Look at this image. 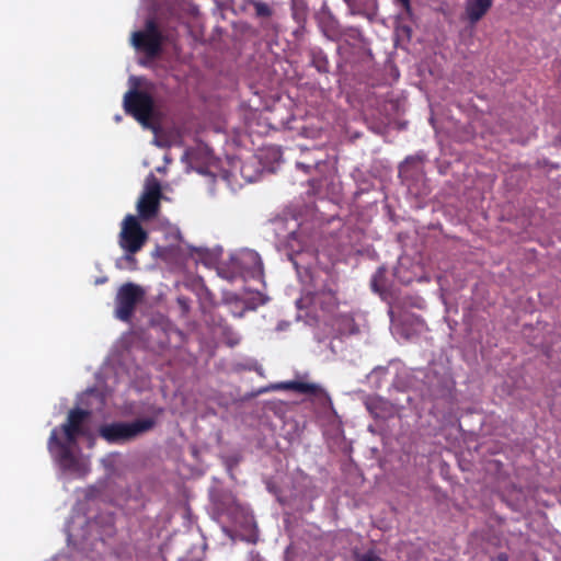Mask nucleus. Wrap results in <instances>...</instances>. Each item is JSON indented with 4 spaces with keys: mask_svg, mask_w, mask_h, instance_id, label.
<instances>
[{
    "mask_svg": "<svg viewBox=\"0 0 561 561\" xmlns=\"http://www.w3.org/2000/svg\"><path fill=\"white\" fill-rule=\"evenodd\" d=\"M273 389L291 390L298 393L310 394L314 397L323 393V389L319 385L297 380L277 383L273 386Z\"/></svg>",
    "mask_w": 561,
    "mask_h": 561,
    "instance_id": "obj_10",
    "label": "nucleus"
},
{
    "mask_svg": "<svg viewBox=\"0 0 561 561\" xmlns=\"http://www.w3.org/2000/svg\"><path fill=\"white\" fill-rule=\"evenodd\" d=\"M90 415L88 410L71 409L65 423L50 432L47 442L48 451L64 470H73L77 466L78 461L72 453V447L79 437L87 435L84 425Z\"/></svg>",
    "mask_w": 561,
    "mask_h": 561,
    "instance_id": "obj_1",
    "label": "nucleus"
},
{
    "mask_svg": "<svg viewBox=\"0 0 561 561\" xmlns=\"http://www.w3.org/2000/svg\"><path fill=\"white\" fill-rule=\"evenodd\" d=\"M254 9L257 16L268 18L272 15L271 8L264 2H255Z\"/></svg>",
    "mask_w": 561,
    "mask_h": 561,
    "instance_id": "obj_16",
    "label": "nucleus"
},
{
    "mask_svg": "<svg viewBox=\"0 0 561 561\" xmlns=\"http://www.w3.org/2000/svg\"><path fill=\"white\" fill-rule=\"evenodd\" d=\"M424 161L425 154L422 152L407 157L399 167V176L402 181L417 179L423 173Z\"/></svg>",
    "mask_w": 561,
    "mask_h": 561,
    "instance_id": "obj_9",
    "label": "nucleus"
},
{
    "mask_svg": "<svg viewBox=\"0 0 561 561\" xmlns=\"http://www.w3.org/2000/svg\"><path fill=\"white\" fill-rule=\"evenodd\" d=\"M148 232L141 226L140 220L134 215H126L121 224L118 244L125 252L123 259L131 265H136L135 254L147 243Z\"/></svg>",
    "mask_w": 561,
    "mask_h": 561,
    "instance_id": "obj_3",
    "label": "nucleus"
},
{
    "mask_svg": "<svg viewBox=\"0 0 561 561\" xmlns=\"http://www.w3.org/2000/svg\"><path fill=\"white\" fill-rule=\"evenodd\" d=\"M320 28L323 35L332 42H339L342 39L343 36L346 35V31L332 15H328L321 19Z\"/></svg>",
    "mask_w": 561,
    "mask_h": 561,
    "instance_id": "obj_11",
    "label": "nucleus"
},
{
    "mask_svg": "<svg viewBox=\"0 0 561 561\" xmlns=\"http://www.w3.org/2000/svg\"><path fill=\"white\" fill-rule=\"evenodd\" d=\"M162 198L161 185L157 178L147 179L145 190L137 203L138 219L148 221L154 219L160 211Z\"/></svg>",
    "mask_w": 561,
    "mask_h": 561,
    "instance_id": "obj_5",
    "label": "nucleus"
},
{
    "mask_svg": "<svg viewBox=\"0 0 561 561\" xmlns=\"http://www.w3.org/2000/svg\"><path fill=\"white\" fill-rule=\"evenodd\" d=\"M371 289L375 293L382 294L386 291V270L379 267L371 277L370 280Z\"/></svg>",
    "mask_w": 561,
    "mask_h": 561,
    "instance_id": "obj_12",
    "label": "nucleus"
},
{
    "mask_svg": "<svg viewBox=\"0 0 561 561\" xmlns=\"http://www.w3.org/2000/svg\"><path fill=\"white\" fill-rule=\"evenodd\" d=\"M340 321H341V324L344 325L343 329L339 328V331L341 334H355L358 332V329L356 328V324L352 317L342 316Z\"/></svg>",
    "mask_w": 561,
    "mask_h": 561,
    "instance_id": "obj_15",
    "label": "nucleus"
},
{
    "mask_svg": "<svg viewBox=\"0 0 561 561\" xmlns=\"http://www.w3.org/2000/svg\"><path fill=\"white\" fill-rule=\"evenodd\" d=\"M312 66L321 73L329 72V60L322 53L314 54L312 57Z\"/></svg>",
    "mask_w": 561,
    "mask_h": 561,
    "instance_id": "obj_14",
    "label": "nucleus"
},
{
    "mask_svg": "<svg viewBox=\"0 0 561 561\" xmlns=\"http://www.w3.org/2000/svg\"><path fill=\"white\" fill-rule=\"evenodd\" d=\"M297 167L304 169L305 171H307L308 168H309V167H307V165H305L304 163H300V162L297 163Z\"/></svg>",
    "mask_w": 561,
    "mask_h": 561,
    "instance_id": "obj_20",
    "label": "nucleus"
},
{
    "mask_svg": "<svg viewBox=\"0 0 561 561\" xmlns=\"http://www.w3.org/2000/svg\"><path fill=\"white\" fill-rule=\"evenodd\" d=\"M252 259H253V261L255 263L252 274L256 275L259 277H262V275H263V265H262L261 259L259 257L257 254H253Z\"/></svg>",
    "mask_w": 561,
    "mask_h": 561,
    "instance_id": "obj_17",
    "label": "nucleus"
},
{
    "mask_svg": "<svg viewBox=\"0 0 561 561\" xmlns=\"http://www.w3.org/2000/svg\"><path fill=\"white\" fill-rule=\"evenodd\" d=\"M153 106L152 96L145 91L129 90L124 95L125 112L145 127L150 125Z\"/></svg>",
    "mask_w": 561,
    "mask_h": 561,
    "instance_id": "obj_4",
    "label": "nucleus"
},
{
    "mask_svg": "<svg viewBox=\"0 0 561 561\" xmlns=\"http://www.w3.org/2000/svg\"><path fill=\"white\" fill-rule=\"evenodd\" d=\"M154 426L156 420L153 417L136 419L131 422L102 424L98 433L110 445H124L150 432Z\"/></svg>",
    "mask_w": 561,
    "mask_h": 561,
    "instance_id": "obj_2",
    "label": "nucleus"
},
{
    "mask_svg": "<svg viewBox=\"0 0 561 561\" xmlns=\"http://www.w3.org/2000/svg\"><path fill=\"white\" fill-rule=\"evenodd\" d=\"M144 290L136 284L126 283L122 285L116 295L115 314L122 321H128L138 301L142 298Z\"/></svg>",
    "mask_w": 561,
    "mask_h": 561,
    "instance_id": "obj_7",
    "label": "nucleus"
},
{
    "mask_svg": "<svg viewBox=\"0 0 561 561\" xmlns=\"http://www.w3.org/2000/svg\"><path fill=\"white\" fill-rule=\"evenodd\" d=\"M178 302L182 306V308H183L184 310H187V309H188L187 304H186V299H185V298H183V297L178 298Z\"/></svg>",
    "mask_w": 561,
    "mask_h": 561,
    "instance_id": "obj_19",
    "label": "nucleus"
},
{
    "mask_svg": "<svg viewBox=\"0 0 561 561\" xmlns=\"http://www.w3.org/2000/svg\"><path fill=\"white\" fill-rule=\"evenodd\" d=\"M134 47L149 58L157 57L162 49L163 36L153 20L146 22L145 30L133 33Z\"/></svg>",
    "mask_w": 561,
    "mask_h": 561,
    "instance_id": "obj_6",
    "label": "nucleus"
},
{
    "mask_svg": "<svg viewBox=\"0 0 561 561\" xmlns=\"http://www.w3.org/2000/svg\"><path fill=\"white\" fill-rule=\"evenodd\" d=\"M494 0H466L462 19L470 24L469 35L473 34V26L493 5Z\"/></svg>",
    "mask_w": 561,
    "mask_h": 561,
    "instance_id": "obj_8",
    "label": "nucleus"
},
{
    "mask_svg": "<svg viewBox=\"0 0 561 561\" xmlns=\"http://www.w3.org/2000/svg\"><path fill=\"white\" fill-rule=\"evenodd\" d=\"M440 144H442V154L437 159V164H438L439 172L442 174H447L449 169L451 168V164L454 161L451 159L447 158L446 147H445L443 140H440Z\"/></svg>",
    "mask_w": 561,
    "mask_h": 561,
    "instance_id": "obj_13",
    "label": "nucleus"
},
{
    "mask_svg": "<svg viewBox=\"0 0 561 561\" xmlns=\"http://www.w3.org/2000/svg\"><path fill=\"white\" fill-rule=\"evenodd\" d=\"M405 12H410L411 11V0H396Z\"/></svg>",
    "mask_w": 561,
    "mask_h": 561,
    "instance_id": "obj_18",
    "label": "nucleus"
}]
</instances>
